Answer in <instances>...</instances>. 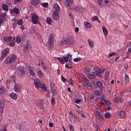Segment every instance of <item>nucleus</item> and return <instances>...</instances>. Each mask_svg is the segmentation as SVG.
<instances>
[{
  "instance_id": "f257e3e1",
  "label": "nucleus",
  "mask_w": 131,
  "mask_h": 131,
  "mask_svg": "<svg viewBox=\"0 0 131 131\" xmlns=\"http://www.w3.org/2000/svg\"><path fill=\"white\" fill-rule=\"evenodd\" d=\"M16 56L15 54H12L8 56L5 59V63L6 64H12L13 62H15V59Z\"/></svg>"
},
{
  "instance_id": "f03ea898",
  "label": "nucleus",
  "mask_w": 131,
  "mask_h": 131,
  "mask_svg": "<svg viewBox=\"0 0 131 131\" xmlns=\"http://www.w3.org/2000/svg\"><path fill=\"white\" fill-rule=\"evenodd\" d=\"M31 19L33 24H38L40 25V23L38 21V16L35 13L31 14Z\"/></svg>"
},
{
  "instance_id": "7ed1b4c3",
  "label": "nucleus",
  "mask_w": 131,
  "mask_h": 131,
  "mask_svg": "<svg viewBox=\"0 0 131 131\" xmlns=\"http://www.w3.org/2000/svg\"><path fill=\"white\" fill-rule=\"evenodd\" d=\"M82 78L84 79L83 80L84 86H85V88H87V89H89L90 90H91V89H93V85L91 83H90L88 79L85 78V77L84 76L82 77Z\"/></svg>"
},
{
  "instance_id": "20e7f679",
  "label": "nucleus",
  "mask_w": 131,
  "mask_h": 131,
  "mask_svg": "<svg viewBox=\"0 0 131 131\" xmlns=\"http://www.w3.org/2000/svg\"><path fill=\"white\" fill-rule=\"evenodd\" d=\"M48 42L51 48L54 47V43H55V41H54V34H50Z\"/></svg>"
},
{
  "instance_id": "39448f33",
  "label": "nucleus",
  "mask_w": 131,
  "mask_h": 131,
  "mask_svg": "<svg viewBox=\"0 0 131 131\" xmlns=\"http://www.w3.org/2000/svg\"><path fill=\"white\" fill-rule=\"evenodd\" d=\"M8 45L9 46V47H14L16 45V39L15 37L11 36L9 42H8Z\"/></svg>"
},
{
  "instance_id": "423d86ee",
  "label": "nucleus",
  "mask_w": 131,
  "mask_h": 131,
  "mask_svg": "<svg viewBox=\"0 0 131 131\" xmlns=\"http://www.w3.org/2000/svg\"><path fill=\"white\" fill-rule=\"evenodd\" d=\"M10 51V49L7 48L6 49V50H5L4 51H3L2 52V56L0 58V60H4V59H5V58H6V57H7V56H8V53H9V51Z\"/></svg>"
},
{
  "instance_id": "0eeeda50",
  "label": "nucleus",
  "mask_w": 131,
  "mask_h": 131,
  "mask_svg": "<svg viewBox=\"0 0 131 131\" xmlns=\"http://www.w3.org/2000/svg\"><path fill=\"white\" fill-rule=\"evenodd\" d=\"M34 84L36 89H39L40 88V86L41 85V83H40V80H39V79L38 78L34 79Z\"/></svg>"
},
{
  "instance_id": "6e6552de",
  "label": "nucleus",
  "mask_w": 131,
  "mask_h": 131,
  "mask_svg": "<svg viewBox=\"0 0 131 131\" xmlns=\"http://www.w3.org/2000/svg\"><path fill=\"white\" fill-rule=\"evenodd\" d=\"M18 73H19L20 77H23L25 74V70H24V68L20 67L18 69Z\"/></svg>"
},
{
  "instance_id": "1a4fd4ad",
  "label": "nucleus",
  "mask_w": 131,
  "mask_h": 131,
  "mask_svg": "<svg viewBox=\"0 0 131 131\" xmlns=\"http://www.w3.org/2000/svg\"><path fill=\"white\" fill-rule=\"evenodd\" d=\"M14 91L16 93H19L20 91H21V89H22V86L19 84H16L14 85Z\"/></svg>"
},
{
  "instance_id": "9d476101",
  "label": "nucleus",
  "mask_w": 131,
  "mask_h": 131,
  "mask_svg": "<svg viewBox=\"0 0 131 131\" xmlns=\"http://www.w3.org/2000/svg\"><path fill=\"white\" fill-rule=\"evenodd\" d=\"M30 49H31V46H30V45H29V43H28L24 47V52L27 53H28V51H29Z\"/></svg>"
},
{
  "instance_id": "9b49d317",
  "label": "nucleus",
  "mask_w": 131,
  "mask_h": 131,
  "mask_svg": "<svg viewBox=\"0 0 131 131\" xmlns=\"http://www.w3.org/2000/svg\"><path fill=\"white\" fill-rule=\"evenodd\" d=\"M96 118L100 120V121H103V120H104V117L102 116V115L101 114V113H100V112H96Z\"/></svg>"
},
{
  "instance_id": "f8f14e48",
  "label": "nucleus",
  "mask_w": 131,
  "mask_h": 131,
  "mask_svg": "<svg viewBox=\"0 0 131 131\" xmlns=\"http://www.w3.org/2000/svg\"><path fill=\"white\" fill-rule=\"evenodd\" d=\"M29 71L30 72V75H31L32 77H35V72H34V70H33V68L31 67H29Z\"/></svg>"
},
{
  "instance_id": "ddd939ff",
  "label": "nucleus",
  "mask_w": 131,
  "mask_h": 131,
  "mask_svg": "<svg viewBox=\"0 0 131 131\" xmlns=\"http://www.w3.org/2000/svg\"><path fill=\"white\" fill-rule=\"evenodd\" d=\"M31 3L34 7H38V5H39V0H31Z\"/></svg>"
},
{
  "instance_id": "4468645a",
  "label": "nucleus",
  "mask_w": 131,
  "mask_h": 131,
  "mask_svg": "<svg viewBox=\"0 0 131 131\" xmlns=\"http://www.w3.org/2000/svg\"><path fill=\"white\" fill-rule=\"evenodd\" d=\"M37 74L38 75V77L39 78H41V77H43V73L41 71V70L40 69H39L38 70H37L36 71Z\"/></svg>"
},
{
  "instance_id": "2eb2a0df",
  "label": "nucleus",
  "mask_w": 131,
  "mask_h": 131,
  "mask_svg": "<svg viewBox=\"0 0 131 131\" xmlns=\"http://www.w3.org/2000/svg\"><path fill=\"white\" fill-rule=\"evenodd\" d=\"M53 18L54 20H59V12H56V11H53Z\"/></svg>"
},
{
  "instance_id": "dca6fc26",
  "label": "nucleus",
  "mask_w": 131,
  "mask_h": 131,
  "mask_svg": "<svg viewBox=\"0 0 131 131\" xmlns=\"http://www.w3.org/2000/svg\"><path fill=\"white\" fill-rule=\"evenodd\" d=\"M10 13H14L16 15H18L19 14V9L16 7L13 8L11 9Z\"/></svg>"
},
{
  "instance_id": "f3484780",
  "label": "nucleus",
  "mask_w": 131,
  "mask_h": 131,
  "mask_svg": "<svg viewBox=\"0 0 131 131\" xmlns=\"http://www.w3.org/2000/svg\"><path fill=\"white\" fill-rule=\"evenodd\" d=\"M94 70L95 72H97V73H103L105 71V69L102 70L99 68H94Z\"/></svg>"
},
{
  "instance_id": "a211bd4d",
  "label": "nucleus",
  "mask_w": 131,
  "mask_h": 131,
  "mask_svg": "<svg viewBox=\"0 0 131 131\" xmlns=\"http://www.w3.org/2000/svg\"><path fill=\"white\" fill-rule=\"evenodd\" d=\"M73 3V0H67L65 2V5L67 7H70Z\"/></svg>"
},
{
  "instance_id": "6ab92c4d",
  "label": "nucleus",
  "mask_w": 131,
  "mask_h": 131,
  "mask_svg": "<svg viewBox=\"0 0 131 131\" xmlns=\"http://www.w3.org/2000/svg\"><path fill=\"white\" fill-rule=\"evenodd\" d=\"M10 96L12 99H13V100H17V99H18V95L15 93L10 94Z\"/></svg>"
},
{
  "instance_id": "aec40b11",
  "label": "nucleus",
  "mask_w": 131,
  "mask_h": 131,
  "mask_svg": "<svg viewBox=\"0 0 131 131\" xmlns=\"http://www.w3.org/2000/svg\"><path fill=\"white\" fill-rule=\"evenodd\" d=\"M55 12H60V6L58 4H55L54 6Z\"/></svg>"
},
{
  "instance_id": "412c9836",
  "label": "nucleus",
  "mask_w": 131,
  "mask_h": 131,
  "mask_svg": "<svg viewBox=\"0 0 131 131\" xmlns=\"http://www.w3.org/2000/svg\"><path fill=\"white\" fill-rule=\"evenodd\" d=\"M2 8L4 11H6L7 12L9 11V6L6 4H3L2 5Z\"/></svg>"
},
{
  "instance_id": "4be33fe9",
  "label": "nucleus",
  "mask_w": 131,
  "mask_h": 131,
  "mask_svg": "<svg viewBox=\"0 0 131 131\" xmlns=\"http://www.w3.org/2000/svg\"><path fill=\"white\" fill-rule=\"evenodd\" d=\"M68 41L63 39L60 41L59 45L62 47L63 45H67V46H68Z\"/></svg>"
},
{
  "instance_id": "5701e85b",
  "label": "nucleus",
  "mask_w": 131,
  "mask_h": 131,
  "mask_svg": "<svg viewBox=\"0 0 131 131\" xmlns=\"http://www.w3.org/2000/svg\"><path fill=\"white\" fill-rule=\"evenodd\" d=\"M88 77L89 79H95L96 78V76L93 74H88Z\"/></svg>"
},
{
  "instance_id": "b1692460",
  "label": "nucleus",
  "mask_w": 131,
  "mask_h": 131,
  "mask_svg": "<svg viewBox=\"0 0 131 131\" xmlns=\"http://www.w3.org/2000/svg\"><path fill=\"white\" fill-rule=\"evenodd\" d=\"M67 40H71L73 39V36H72V34L69 33L67 35Z\"/></svg>"
},
{
  "instance_id": "393cba45",
  "label": "nucleus",
  "mask_w": 131,
  "mask_h": 131,
  "mask_svg": "<svg viewBox=\"0 0 131 131\" xmlns=\"http://www.w3.org/2000/svg\"><path fill=\"white\" fill-rule=\"evenodd\" d=\"M84 26L86 27V28H92V24L87 21H85L84 23Z\"/></svg>"
},
{
  "instance_id": "a878e982",
  "label": "nucleus",
  "mask_w": 131,
  "mask_h": 131,
  "mask_svg": "<svg viewBox=\"0 0 131 131\" xmlns=\"http://www.w3.org/2000/svg\"><path fill=\"white\" fill-rule=\"evenodd\" d=\"M35 105L37 107H38V108H40V109H43V104H42V103H38L37 102L35 103Z\"/></svg>"
},
{
  "instance_id": "bb28decb",
  "label": "nucleus",
  "mask_w": 131,
  "mask_h": 131,
  "mask_svg": "<svg viewBox=\"0 0 131 131\" xmlns=\"http://www.w3.org/2000/svg\"><path fill=\"white\" fill-rule=\"evenodd\" d=\"M103 32L104 34V36H106L108 34V30L105 27H102Z\"/></svg>"
},
{
  "instance_id": "cd10ccee",
  "label": "nucleus",
  "mask_w": 131,
  "mask_h": 131,
  "mask_svg": "<svg viewBox=\"0 0 131 131\" xmlns=\"http://www.w3.org/2000/svg\"><path fill=\"white\" fill-rule=\"evenodd\" d=\"M40 88L41 90H42V91H44L45 92L47 91L48 90L45 84H41Z\"/></svg>"
},
{
  "instance_id": "c85d7f7f",
  "label": "nucleus",
  "mask_w": 131,
  "mask_h": 131,
  "mask_svg": "<svg viewBox=\"0 0 131 131\" xmlns=\"http://www.w3.org/2000/svg\"><path fill=\"white\" fill-rule=\"evenodd\" d=\"M88 40L90 48H94V42L92 41L90 39H88Z\"/></svg>"
},
{
  "instance_id": "c756f323",
  "label": "nucleus",
  "mask_w": 131,
  "mask_h": 131,
  "mask_svg": "<svg viewBox=\"0 0 131 131\" xmlns=\"http://www.w3.org/2000/svg\"><path fill=\"white\" fill-rule=\"evenodd\" d=\"M11 37L12 36H10L9 37H4L3 39L4 41H5V42H9Z\"/></svg>"
},
{
  "instance_id": "7c9ffc66",
  "label": "nucleus",
  "mask_w": 131,
  "mask_h": 131,
  "mask_svg": "<svg viewBox=\"0 0 131 131\" xmlns=\"http://www.w3.org/2000/svg\"><path fill=\"white\" fill-rule=\"evenodd\" d=\"M74 42H75V40L72 39V40H68V46H69L70 45L71 46H72L74 45Z\"/></svg>"
},
{
  "instance_id": "2f4dec72",
  "label": "nucleus",
  "mask_w": 131,
  "mask_h": 131,
  "mask_svg": "<svg viewBox=\"0 0 131 131\" xmlns=\"http://www.w3.org/2000/svg\"><path fill=\"white\" fill-rule=\"evenodd\" d=\"M6 92V89L5 88L1 86L0 87V94H2V95L3 94H5V92Z\"/></svg>"
},
{
  "instance_id": "473e14b6",
  "label": "nucleus",
  "mask_w": 131,
  "mask_h": 131,
  "mask_svg": "<svg viewBox=\"0 0 131 131\" xmlns=\"http://www.w3.org/2000/svg\"><path fill=\"white\" fill-rule=\"evenodd\" d=\"M63 59L65 61L66 63H67L69 60V54H68V56H63Z\"/></svg>"
},
{
  "instance_id": "72a5a7b5",
  "label": "nucleus",
  "mask_w": 131,
  "mask_h": 131,
  "mask_svg": "<svg viewBox=\"0 0 131 131\" xmlns=\"http://www.w3.org/2000/svg\"><path fill=\"white\" fill-rule=\"evenodd\" d=\"M57 60L59 61L60 64H64L65 63L64 59H63V58L61 57H58Z\"/></svg>"
},
{
  "instance_id": "f704fd0d",
  "label": "nucleus",
  "mask_w": 131,
  "mask_h": 131,
  "mask_svg": "<svg viewBox=\"0 0 131 131\" xmlns=\"http://www.w3.org/2000/svg\"><path fill=\"white\" fill-rule=\"evenodd\" d=\"M102 104L104 105L109 106V105H110V102L108 100H105V101L102 102Z\"/></svg>"
},
{
  "instance_id": "c9c22d12",
  "label": "nucleus",
  "mask_w": 131,
  "mask_h": 131,
  "mask_svg": "<svg viewBox=\"0 0 131 131\" xmlns=\"http://www.w3.org/2000/svg\"><path fill=\"white\" fill-rule=\"evenodd\" d=\"M22 41V39H21V37L18 36L16 37V42L17 43H20Z\"/></svg>"
},
{
  "instance_id": "e433bc0d",
  "label": "nucleus",
  "mask_w": 131,
  "mask_h": 131,
  "mask_svg": "<svg viewBox=\"0 0 131 131\" xmlns=\"http://www.w3.org/2000/svg\"><path fill=\"white\" fill-rule=\"evenodd\" d=\"M110 75V73L109 72H107L104 76L105 79H108L109 78V76Z\"/></svg>"
},
{
  "instance_id": "4c0bfd02",
  "label": "nucleus",
  "mask_w": 131,
  "mask_h": 131,
  "mask_svg": "<svg viewBox=\"0 0 131 131\" xmlns=\"http://www.w3.org/2000/svg\"><path fill=\"white\" fill-rule=\"evenodd\" d=\"M17 23L18 25H22L23 24V20L22 19H18Z\"/></svg>"
},
{
  "instance_id": "58836bf2",
  "label": "nucleus",
  "mask_w": 131,
  "mask_h": 131,
  "mask_svg": "<svg viewBox=\"0 0 131 131\" xmlns=\"http://www.w3.org/2000/svg\"><path fill=\"white\" fill-rule=\"evenodd\" d=\"M124 78L126 82H128L129 81V77H128V75H125Z\"/></svg>"
},
{
  "instance_id": "ea45409f",
  "label": "nucleus",
  "mask_w": 131,
  "mask_h": 131,
  "mask_svg": "<svg viewBox=\"0 0 131 131\" xmlns=\"http://www.w3.org/2000/svg\"><path fill=\"white\" fill-rule=\"evenodd\" d=\"M105 118H110L111 117V114L110 113H106L105 114Z\"/></svg>"
},
{
  "instance_id": "a19ab883",
  "label": "nucleus",
  "mask_w": 131,
  "mask_h": 131,
  "mask_svg": "<svg viewBox=\"0 0 131 131\" xmlns=\"http://www.w3.org/2000/svg\"><path fill=\"white\" fill-rule=\"evenodd\" d=\"M6 3L7 6H8V7H11V6H12V2H11V1L9 0H7L6 1Z\"/></svg>"
},
{
  "instance_id": "79ce46f5",
  "label": "nucleus",
  "mask_w": 131,
  "mask_h": 131,
  "mask_svg": "<svg viewBox=\"0 0 131 131\" xmlns=\"http://www.w3.org/2000/svg\"><path fill=\"white\" fill-rule=\"evenodd\" d=\"M51 103L52 104V106H54L56 103L55 102V98L54 97H52V99L51 100Z\"/></svg>"
},
{
  "instance_id": "37998d69",
  "label": "nucleus",
  "mask_w": 131,
  "mask_h": 131,
  "mask_svg": "<svg viewBox=\"0 0 131 131\" xmlns=\"http://www.w3.org/2000/svg\"><path fill=\"white\" fill-rule=\"evenodd\" d=\"M0 106H5V99H2L0 102Z\"/></svg>"
},
{
  "instance_id": "c03bdc74",
  "label": "nucleus",
  "mask_w": 131,
  "mask_h": 131,
  "mask_svg": "<svg viewBox=\"0 0 131 131\" xmlns=\"http://www.w3.org/2000/svg\"><path fill=\"white\" fill-rule=\"evenodd\" d=\"M47 23H48V24L51 25V23H52V19L51 18V17H47Z\"/></svg>"
},
{
  "instance_id": "a18cd8bd",
  "label": "nucleus",
  "mask_w": 131,
  "mask_h": 131,
  "mask_svg": "<svg viewBox=\"0 0 131 131\" xmlns=\"http://www.w3.org/2000/svg\"><path fill=\"white\" fill-rule=\"evenodd\" d=\"M96 86H98V88H100V86H102V82H101L100 81H98V82H96Z\"/></svg>"
},
{
  "instance_id": "49530a36",
  "label": "nucleus",
  "mask_w": 131,
  "mask_h": 131,
  "mask_svg": "<svg viewBox=\"0 0 131 131\" xmlns=\"http://www.w3.org/2000/svg\"><path fill=\"white\" fill-rule=\"evenodd\" d=\"M41 6L43 7V8H48V6H49V4L48 3H42Z\"/></svg>"
},
{
  "instance_id": "de8ad7c7",
  "label": "nucleus",
  "mask_w": 131,
  "mask_h": 131,
  "mask_svg": "<svg viewBox=\"0 0 131 131\" xmlns=\"http://www.w3.org/2000/svg\"><path fill=\"white\" fill-rule=\"evenodd\" d=\"M81 60H82V58H81L80 57H78V58L74 59V61L75 62H79V61H81Z\"/></svg>"
},
{
  "instance_id": "09e8293b",
  "label": "nucleus",
  "mask_w": 131,
  "mask_h": 131,
  "mask_svg": "<svg viewBox=\"0 0 131 131\" xmlns=\"http://www.w3.org/2000/svg\"><path fill=\"white\" fill-rule=\"evenodd\" d=\"M21 2H22V0H14V4L19 5Z\"/></svg>"
},
{
  "instance_id": "8fccbe9b",
  "label": "nucleus",
  "mask_w": 131,
  "mask_h": 131,
  "mask_svg": "<svg viewBox=\"0 0 131 131\" xmlns=\"http://www.w3.org/2000/svg\"><path fill=\"white\" fill-rule=\"evenodd\" d=\"M113 56H116V53L112 52V53L109 54L108 58H111V57H113Z\"/></svg>"
},
{
  "instance_id": "3c124183",
  "label": "nucleus",
  "mask_w": 131,
  "mask_h": 131,
  "mask_svg": "<svg viewBox=\"0 0 131 131\" xmlns=\"http://www.w3.org/2000/svg\"><path fill=\"white\" fill-rule=\"evenodd\" d=\"M85 70L86 72H91L93 70L89 67H86L85 68Z\"/></svg>"
},
{
  "instance_id": "603ef678",
  "label": "nucleus",
  "mask_w": 131,
  "mask_h": 131,
  "mask_svg": "<svg viewBox=\"0 0 131 131\" xmlns=\"http://www.w3.org/2000/svg\"><path fill=\"white\" fill-rule=\"evenodd\" d=\"M69 127L71 131H74V128L73 127V126L72 125V124H69Z\"/></svg>"
},
{
  "instance_id": "864d4df0",
  "label": "nucleus",
  "mask_w": 131,
  "mask_h": 131,
  "mask_svg": "<svg viewBox=\"0 0 131 131\" xmlns=\"http://www.w3.org/2000/svg\"><path fill=\"white\" fill-rule=\"evenodd\" d=\"M95 94L97 96H101V95H102V92H101V91H95Z\"/></svg>"
},
{
  "instance_id": "5fc2aeb1",
  "label": "nucleus",
  "mask_w": 131,
  "mask_h": 131,
  "mask_svg": "<svg viewBox=\"0 0 131 131\" xmlns=\"http://www.w3.org/2000/svg\"><path fill=\"white\" fill-rule=\"evenodd\" d=\"M114 103H118V102H119V97H116L114 99Z\"/></svg>"
},
{
  "instance_id": "6e6d98bb",
  "label": "nucleus",
  "mask_w": 131,
  "mask_h": 131,
  "mask_svg": "<svg viewBox=\"0 0 131 131\" xmlns=\"http://www.w3.org/2000/svg\"><path fill=\"white\" fill-rule=\"evenodd\" d=\"M6 16H7V13H2V14L0 16V18L5 19V18H6Z\"/></svg>"
},
{
  "instance_id": "4d7b16f0",
  "label": "nucleus",
  "mask_w": 131,
  "mask_h": 131,
  "mask_svg": "<svg viewBox=\"0 0 131 131\" xmlns=\"http://www.w3.org/2000/svg\"><path fill=\"white\" fill-rule=\"evenodd\" d=\"M119 114L121 117H123V116H124V111H121Z\"/></svg>"
},
{
  "instance_id": "13d9d810",
  "label": "nucleus",
  "mask_w": 131,
  "mask_h": 131,
  "mask_svg": "<svg viewBox=\"0 0 131 131\" xmlns=\"http://www.w3.org/2000/svg\"><path fill=\"white\" fill-rule=\"evenodd\" d=\"M4 106L3 105H0V113H3L4 112Z\"/></svg>"
},
{
  "instance_id": "bf43d9fd",
  "label": "nucleus",
  "mask_w": 131,
  "mask_h": 131,
  "mask_svg": "<svg viewBox=\"0 0 131 131\" xmlns=\"http://www.w3.org/2000/svg\"><path fill=\"white\" fill-rule=\"evenodd\" d=\"M0 131H7V126H4V127H3L1 129Z\"/></svg>"
},
{
  "instance_id": "052dcab7",
  "label": "nucleus",
  "mask_w": 131,
  "mask_h": 131,
  "mask_svg": "<svg viewBox=\"0 0 131 131\" xmlns=\"http://www.w3.org/2000/svg\"><path fill=\"white\" fill-rule=\"evenodd\" d=\"M69 82L70 83L71 85H73V80H72V79L70 78L69 80Z\"/></svg>"
},
{
  "instance_id": "680f3d73",
  "label": "nucleus",
  "mask_w": 131,
  "mask_h": 131,
  "mask_svg": "<svg viewBox=\"0 0 131 131\" xmlns=\"http://www.w3.org/2000/svg\"><path fill=\"white\" fill-rule=\"evenodd\" d=\"M94 126L95 128H96L97 129V130H98V129H99V126H98V124L96 123H94Z\"/></svg>"
},
{
  "instance_id": "e2e57ef3",
  "label": "nucleus",
  "mask_w": 131,
  "mask_h": 131,
  "mask_svg": "<svg viewBox=\"0 0 131 131\" xmlns=\"http://www.w3.org/2000/svg\"><path fill=\"white\" fill-rule=\"evenodd\" d=\"M92 20H93V21H97V20H99V18L98 16H95L93 18L92 17Z\"/></svg>"
},
{
  "instance_id": "0e129e2a",
  "label": "nucleus",
  "mask_w": 131,
  "mask_h": 131,
  "mask_svg": "<svg viewBox=\"0 0 131 131\" xmlns=\"http://www.w3.org/2000/svg\"><path fill=\"white\" fill-rule=\"evenodd\" d=\"M19 130L23 131L24 130V127L23 125H20L19 126Z\"/></svg>"
},
{
  "instance_id": "69168bd1",
  "label": "nucleus",
  "mask_w": 131,
  "mask_h": 131,
  "mask_svg": "<svg viewBox=\"0 0 131 131\" xmlns=\"http://www.w3.org/2000/svg\"><path fill=\"white\" fill-rule=\"evenodd\" d=\"M4 21H5V19L2 17H0V26L1 24H3V23H4Z\"/></svg>"
},
{
  "instance_id": "338daca9",
  "label": "nucleus",
  "mask_w": 131,
  "mask_h": 131,
  "mask_svg": "<svg viewBox=\"0 0 131 131\" xmlns=\"http://www.w3.org/2000/svg\"><path fill=\"white\" fill-rule=\"evenodd\" d=\"M52 95L53 96H56L57 95V92L56 91V90H53L52 91Z\"/></svg>"
},
{
  "instance_id": "774afa93",
  "label": "nucleus",
  "mask_w": 131,
  "mask_h": 131,
  "mask_svg": "<svg viewBox=\"0 0 131 131\" xmlns=\"http://www.w3.org/2000/svg\"><path fill=\"white\" fill-rule=\"evenodd\" d=\"M127 54H131V48H128V51H127Z\"/></svg>"
}]
</instances>
